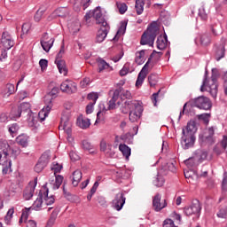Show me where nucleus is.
<instances>
[{
  "mask_svg": "<svg viewBox=\"0 0 227 227\" xmlns=\"http://www.w3.org/2000/svg\"><path fill=\"white\" fill-rule=\"evenodd\" d=\"M200 109H204L205 111H208V109L212 108V101L207 97L200 96Z\"/></svg>",
  "mask_w": 227,
  "mask_h": 227,
  "instance_id": "nucleus-26",
  "label": "nucleus"
},
{
  "mask_svg": "<svg viewBox=\"0 0 227 227\" xmlns=\"http://www.w3.org/2000/svg\"><path fill=\"white\" fill-rule=\"evenodd\" d=\"M210 114H200V121L203 123L206 127L210 123Z\"/></svg>",
  "mask_w": 227,
  "mask_h": 227,
  "instance_id": "nucleus-42",
  "label": "nucleus"
},
{
  "mask_svg": "<svg viewBox=\"0 0 227 227\" xmlns=\"http://www.w3.org/2000/svg\"><path fill=\"white\" fill-rule=\"evenodd\" d=\"M11 152L12 148L10 147V144H8V141L4 139H0V153L4 155V157L8 159Z\"/></svg>",
  "mask_w": 227,
  "mask_h": 227,
  "instance_id": "nucleus-22",
  "label": "nucleus"
},
{
  "mask_svg": "<svg viewBox=\"0 0 227 227\" xmlns=\"http://www.w3.org/2000/svg\"><path fill=\"white\" fill-rule=\"evenodd\" d=\"M160 200L161 196L159 193L153 198V208L155 212H160V210L168 207L166 200H163L161 202Z\"/></svg>",
  "mask_w": 227,
  "mask_h": 227,
  "instance_id": "nucleus-14",
  "label": "nucleus"
},
{
  "mask_svg": "<svg viewBox=\"0 0 227 227\" xmlns=\"http://www.w3.org/2000/svg\"><path fill=\"white\" fill-rule=\"evenodd\" d=\"M10 120H12L10 118V115H8V114L3 113L0 114V121L2 123H6V121H10Z\"/></svg>",
  "mask_w": 227,
  "mask_h": 227,
  "instance_id": "nucleus-60",
  "label": "nucleus"
},
{
  "mask_svg": "<svg viewBox=\"0 0 227 227\" xmlns=\"http://www.w3.org/2000/svg\"><path fill=\"white\" fill-rule=\"evenodd\" d=\"M185 178H188L190 184L193 185H198L200 184V176L198 175V171H194L190 169L188 172H184Z\"/></svg>",
  "mask_w": 227,
  "mask_h": 227,
  "instance_id": "nucleus-21",
  "label": "nucleus"
},
{
  "mask_svg": "<svg viewBox=\"0 0 227 227\" xmlns=\"http://www.w3.org/2000/svg\"><path fill=\"white\" fill-rule=\"evenodd\" d=\"M68 15H70V11L67 7L58 8L51 13L52 19H56V17L65 19V17H68Z\"/></svg>",
  "mask_w": 227,
  "mask_h": 227,
  "instance_id": "nucleus-24",
  "label": "nucleus"
},
{
  "mask_svg": "<svg viewBox=\"0 0 227 227\" xmlns=\"http://www.w3.org/2000/svg\"><path fill=\"white\" fill-rule=\"evenodd\" d=\"M87 98H88V100H92V102H90V103L97 104V100H98V94H97L95 92H91V93L88 94Z\"/></svg>",
  "mask_w": 227,
  "mask_h": 227,
  "instance_id": "nucleus-54",
  "label": "nucleus"
},
{
  "mask_svg": "<svg viewBox=\"0 0 227 227\" xmlns=\"http://www.w3.org/2000/svg\"><path fill=\"white\" fill-rule=\"evenodd\" d=\"M59 129L65 130L67 136H70L72 134V122L70 121V113L68 112L63 113L60 119V124L59 126Z\"/></svg>",
  "mask_w": 227,
  "mask_h": 227,
  "instance_id": "nucleus-8",
  "label": "nucleus"
},
{
  "mask_svg": "<svg viewBox=\"0 0 227 227\" xmlns=\"http://www.w3.org/2000/svg\"><path fill=\"white\" fill-rule=\"evenodd\" d=\"M126 200L127 199L125 198V194H123V192L117 193L115 195L114 200L112 202L114 208H115V210L120 212V210L123 208V205H125Z\"/></svg>",
  "mask_w": 227,
  "mask_h": 227,
  "instance_id": "nucleus-18",
  "label": "nucleus"
},
{
  "mask_svg": "<svg viewBox=\"0 0 227 227\" xmlns=\"http://www.w3.org/2000/svg\"><path fill=\"white\" fill-rule=\"evenodd\" d=\"M119 150L120 152H121L122 155L126 157V159H129V157H130V147H129L127 145L121 144L119 145Z\"/></svg>",
  "mask_w": 227,
  "mask_h": 227,
  "instance_id": "nucleus-38",
  "label": "nucleus"
},
{
  "mask_svg": "<svg viewBox=\"0 0 227 227\" xmlns=\"http://www.w3.org/2000/svg\"><path fill=\"white\" fill-rule=\"evenodd\" d=\"M82 148H83V150L91 152V150H93V145H91V143L88 142V140H83L82 141Z\"/></svg>",
  "mask_w": 227,
  "mask_h": 227,
  "instance_id": "nucleus-56",
  "label": "nucleus"
},
{
  "mask_svg": "<svg viewBox=\"0 0 227 227\" xmlns=\"http://www.w3.org/2000/svg\"><path fill=\"white\" fill-rule=\"evenodd\" d=\"M157 35H159V27L155 24H151L141 36V45L153 46V42H155Z\"/></svg>",
  "mask_w": 227,
  "mask_h": 227,
  "instance_id": "nucleus-4",
  "label": "nucleus"
},
{
  "mask_svg": "<svg viewBox=\"0 0 227 227\" xmlns=\"http://www.w3.org/2000/svg\"><path fill=\"white\" fill-rule=\"evenodd\" d=\"M120 95L121 99V98H130L132 97V94L129 90H124L123 87L120 86L117 88L113 94V97L111 100L108 102V110L112 111L113 109H116L120 106H121V100H120Z\"/></svg>",
  "mask_w": 227,
  "mask_h": 227,
  "instance_id": "nucleus-3",
  "label": "nucleus"
},
{
  "mask_svg": "<svg viewBox=\"0 0 227 227\" xmlns=\"http://www.w3.org/2000/svg\"><path fill=\"white\" fill-rule=\"evenodd\" d=\"M42 195L43 200V202L47 206L52 205L54 204V201H56V200L54 199V195L49 196V189H47L43 193H42Z\"/></svg>",
  "mask_w": 227,
  "mask_h": 227,
  "instance_id": "nucleus-34",
  "label": "nucleus"
},
{
  "mask_svg": "<svg viewBox=\"0 0 227 227\" xmlns=\"http://www.w3.org/2000/svg\"><path fill=\"white\" fill-rule=\"evenodd\" d=\"M52 109V103L45 104V106L38 113L40 121H44Z\"/></svg>",
  "mask_w": 227,
  "mask_h": 227,
  "instance_id": "nucleus-25",
  "label": "nucleus"
},
{
  "mask_svg": "<svg viewBox=\"0 0 227 227\" xmlns=\"http://www.w3.org/2000/svg\"><path fill=\"white\" fill-rule=\"evenodd\" d=\"M153 184L156 187H162V185H164V177L162 176L157 175V176L153 180Z\"/></svg>",
  "mask_w": 227,
  "mask_h": 227,
  "instance_id": "nucleus-44",
  "label": "nucleus"
},
{
  "mask_svg": "<svg viewBox=\"0 0 227 227\" xmlns=\"http://www.w3.org/2000/svg\"><path fill=\"white\" fill-rule=\"evenodd\" d=\"M16 142L18 145H20L23 147L27 146V136L20 135L18 137H16Z\"/></svg>",
  "mask_w": 227,
  "mask_h": 227,
  "instance_id": "nucleus-43",
  "label": "nucleus"
},
{
  "mask_svg": "<svg viewBox=\"0 0 227 227\" xmlns=\"http://www.w3.org/2000/svg\"><path fill=\"white\" fill-rule=\"evenodd\" d=\"M129 72H130V69L129 68V64H125L124 67H122V69L120 71V75H121V77L127 75V74H129Z\"/></svg>",
  "mask_w": 227,
  "mask_h": 227,
  "instance_id": "nucleus-61",
  "label": "nucleus"
},
{
  "mask_svg": "<svg viewBox=\"0 0 227 227\" xmlns=\"http://www.w3.org/2000/svg\"><path fill=\"white\" fill-rule=\"evenodd\" d=\"M49 160H51V156L49 153H44L40 157L38 162L35 166V173H42L45 168H47V164H49Z\"/></svg>",
  "mask_w": 227,
  "mask_h": 227,
  "instance_id": "nucleus-12",
  "label": "nucleus"
},
{
  "mask_svg": "<svg viewBox=\"0 0 227 227\" xmlns=\"http://www.w3.org/2000/svg\"><path fill=\"white\" fill-rule=\"evenodd\" d=\"M223 91H224V94L227 96V71L223 74Z\"/></svg>",
  "mask_w": 227,
  "mask_h": 227,
  "instance_id": "nucleus-64",
  "label": "nucleus"
},
{
  "mask_svg": "<svg viewBox=\"0 0 227 227\" xmlns=\"http://www.w3.org/2000/svg\"><path fill=\"white\" fill-rule=\"evenodd\" d=\"M64 55H65V43L61 45L60 50L57 54L55 63L59 68V74H62L63 75H67V74H68V69H67V64L65 60L61 59V58H63Z\"/></svg>",
  "mask_w": 227,
  "mask_h": 227,
  "instance_id": "nucleus-7",
  "label": "nucleus"
},
{
  "mask_svg": "<svg viewBox=\"0 0 227 227\" xmlns=\"http://www.w3.org/2000/svg\"><path fill=\"white\" fill-rule=\"evenodd\" d=\"M200 17L202 20L208 19V6H206L205 4H202V10H200Z\"/></svg>",
  "mask_w": 227,
  "mask_h": 227,
  "instance_id": "nucleus-49",
  "label": "nucleus"
},
{
  "mask_svg": "<svg viewBox=\"0 0 227 227\" xmlns=\"http://www.w3.org/2000/svg\"><path fill=\"white\" fill-rule=\"evenodd\" d=\"M63 176L61 175H58L55 176V183L53 184V189H59V187H61V184H63Z\"/></svg>",
  "mask_w": 227,
  "mask_h": 227,
  "instance_id": "nucleus-48",
  "label": "nucleus"
},
{
  "mask_svg": "<svg viewBox=\"0 0 227 227\" xmlns=\"http://www.w3.org/2000/svg\"><path fill=\"white\" fill-rule=\"evenodd\" d=\"M29 210L30 208L26 207L21 214V217L20 219V223H26L27 221V217H29Z\"/></svg>",
  "mask_w": 227,
  "mask_h": 227,
  "instance_id": "nucleus-52",
  "label": "nucleus"
},
{
  "mask_svg": "<svg viewBox=\"0 0 227 227\" xmlns=\"http://www.w3.org/2000/svg\"><path fill=\"white\" fill-rule=\"evenodd\" d=\"M60 90L63 93L72 95L77 91V84L71 80H66L60 84Z\"/></svg>",
  "mask_w": 227,
  "mask_h": 227,
  "instance_id": "nucleus-13",
  "label": "nucleus"
},
{
  "mask_svg": "<svg viewBox=\"0 0 227 227\" xmlns=\"http://www.w3.org/2000/svg\"><path fill=\"white\" fill-rule=\"evenodd\" d=\"M185 215H197V217H200V202L197 200V203H193L192 206L184 208Z\"/></svg>",
  "mask_w": 227,
  "mask_h": 227,
  "instance_id": "nucleus-23",
  "label": "nucleus"
},
{
  "mask_svg": "<svg viewBox=\"0 0 227 227\" xmlns=\"http://www.w3.org/2000/svg\"><path fill=\"white\" fill-rule=\"evenodd\" d=\"M109 25L106 26H101L100 29L98 31L96 42L98 43H102L106 40V37L107 36V33H109Z\"/></svg>",
  "mask_w": 227,
  "mask_h": 227,
  "instance_id": "nucleus-20",
  "label": "nucleus"
},
{
  "mask_svg": "<svg viewBox=\"0 0 227 227\" xmlns=\"http://www.w3.org/2000/svg\"><path fill=\"white\" fill-rule=\"evenodd\" d=\"M58 93H59V88L53 87L50 93L44 97L45 104H52V98H56Z\"/></svg>",
  "mask_w": 227,
  "mask_h": 227,
  "instance_id": "nucleus-28",
  "label": "nucleus"
},
{
  "mask_svg": "<svg viewBox=\"0 0 227 227\" xmlns=\"http://www.w3.org/2000/svg\"><path fill=\"white\" fill-rule=\"evenodd\" d=\"M149 84L152 87H154L157 85V75L155 74H150L148 76Z\"/></svg>",
  "mask_w": 227,
  "mask_h": 227,
  "instance_id": "nucleus-53",
  "label": "nucleus"
},
{
  "mask_svg": "<svg viewBox=\"0 0 227 227\" xmlns=\"http://www.w3.org/2000/svg\"><path fill=\"white\" fill-rule=\"evenodd\" d=\"M45 13V8H39L37 12L35 14L34 20L35 22H40L42 20V17H43V14Z\"/></svg>",
  "mask_w": 227,
  "mask_h": 227,
  "instance_id": "nucleus-46",
  "label": "nucleus"
},
{
  "mask_svg": "<svg viewBox=\"0 0 227 227\" xmlns=\"http://www.w3.org/2000/svg\"><path fill=\"white\" fill-rule=\"evenodd\" d=\"M121 111L123 114H127L129 111V113L130 111H139V113H143V106H141L138 101H125Z\"/></svg>",
  "mask_w": 227,
  "mask_h": 227,
  "instance_id": "nucleus-10",
  "label": "nucleus"
},
{
  "mask_svg": "<svg viewBox=\"0 0 227 227\" xmlns=\"http://www.w3.org/2000/svg\"><path fill=\"white\" fill-rule=\"evenodd\" d=\"M125 29H127V25H121L120 28L118 29L115 36L114 37V42H116L118 38H120V35H124L125 34Z\"/></svg>",
  "mask_w": 227,
  "mask_h": 227,
  "instance_id": "nucleus-50",
  "label": "nucleus"
},
{
  "mask_svg": "<svg viewBox=\"0 0 227 227\" xmlns=\"http://www.w3.org/2000/svg\"><path fill=\"white\" fill-rule=\"evenodd\" d=\"M142 113L143 112H139V110L130 111L129 112V121H131L132 123H134V121H137V120H139V118H141Z\"/></svg>",
  "mask_w": 227,
  "mask_h": 227,
  "instance_id": "nucleus-41",
  "label": "nucleus"
},
{
  "mask_svg": "<svg viewBox=\"0 0 227 227\" xmlns=\"http://www.w3.org/2000/svg\"><path fill=\"white\" fill-rule=\"evenodd\" d=\"M13 93H15V85L12 83L6 84L2 90V95L5 98L10 97V95H13Z\"/></svg>",
  "mask_w": 227,
  "mask_h": 227,
  "instance_id": "nucleus-29",
  "label": "nucleus"
},
{
  "mask_svg": "<svg viewBox=\"0 0 227 227\" xmlns=\"http://www.w3.org/2000/svg\"><path fill=\"white\" fill-rule=\"evenodd\" d=\"M1 43L6 49L7 51H10L13 45H15V41H13V38L8 33L7 31L3 32L2 38H1Z\"/></svg>",
  "mask_w": 227,
  "mask_h": 227,
  "instance_id": "nucleus-16",
  "label": "nucleus"
},
{
  "mask_svg": "<svg viewBox=\"0 0 227 227\" xmlns=\"http://www.w3.org/2000/svg\"><path fill=\"white\" fill-rule=\"evenodd\" d=\"M116 6L121 15H123L127 12V10H129V6H127V4L125 3L116 2Z\"/></svg>",
  "mask_w": 227,
  "mask_h": 227,
  "instance_id": "nucleus-45",
  "label": "nucleus"
},
{
  "mask_svg": "<svg viewBox=\"0 0 227 227\" xmlns=\"http://www.w3.org/2000/svg\"><path fill=\"white\" fill-rule=\"evenodd\" d=\"M135 8L137 15L143 14V12H145V0H136Z\"/></svg>",
  "mask_w": 227,
  "mask_h": 227,
  "instance_id": "nucleus-37",
  "label": "nucleus"
},
{
  "mask_svg": "<svg viewBox=\"0 0 227 227\" xmlns=\"http://www.w3.org/2000/svg\"><path fill=\"white\" fill-rule=\"evenodd\" d=\"M152 58H153V54H151L147 62L139 72L136 82L137 88H140V86H143V82H145V79H146V76L148 75V68H153V63L150 62L152 61Z\"/></svg>",
  "mask_w": 227,
  "mask_h": 227,
  "instance_id": "nucleus-5",
  "label": "nucleus"
},
{
  "mask_svg": "<svg viewBox=\"0 0 227 227\" xmlns=\"http://www.w3.org/2000/svg\"><path fill=\"white\" fill-rule=\"evenodd\" d=\"M216 69H212V76L211 79H207V74L208 71L206 70V74L204 76L203 83L200 87V91H208L211 93L212 97H217V74H215Z\"/></svg>",
  "mask_w": 227,
  "mask_h": 227,
  "instance_id": "nucleus-2",
  "label": "nucleus"
},
{
  "mask_svg": "<svg viewBox=\"0 0 227 227\" xmlns=\"http://www.w3.org/2000/svg\"><path fill=\"white\" fill-rule=\"evenodd\" d=\"M166 47H168V35L164 34L157 38V49L164 51Z\"/></svg>",
  "mask_w": 227,
  "mask_h": 227,
  "instance_id": "nucleus-27",
  "label": "nucleus"
},
{
  "mask_svg": "<svg viewBox=\"0 0 227 227\" xmlns=\"http://www.w3.org/2000/svg\"><path fill=\"white\" fill-rule=\"evenodd\" d=\"M92 17L96 20V24H99L101 26H106L107 21H106V18H104V14L102 13V8L100 6L96 7L92 12Z\"/></svg>",
  "mask_w": 227,
  "mask_h": 227,
  "instance_id": "nucleus-17",
  "label": "nucleus"
},
{
  "mask_svg": "<svg viewBox=\"0 0 227 227\" xmlns=\"http://www.w3.org/2000/svg\"><path fill=\"white\" fill-rule=\"evenodd\" d=\"M135 61L137 65H143L145 63V50L136 52Z\"/></svg>",
  "mask_w": 227,
  "mask_h": 227,
  "instance_id": "nucleus-39",
  "label": "nucleus"
},
{
  "mask_svg": "<svg viewBox=\"0 0 227 227\" xmlns=\"http://www.w3.org/2000/svg\"><path fill=\"white\" fill-rule=\"evenodd\" d=\"M224 43H226L225 40L222 44L219 45V47L216 50V52L215 55L216 61H221V59L224 58V52H226V49L224 48Z\"/></svg>",
  "mask_w": 227,
  "mask_h": 227,
  "instance_id": "nucleus-32",
  "label": "nucleus"
},
{
  "mask_svg": "<svg viewBox=\"0 0 227 227\" xmlns=\"http://www.w3.org/2000/svg\"><path fill=\"white\" fill-rule=\"evenodd\" d=\"M76 125H78L80 129H89L90 125H91V122L90 121V119L81 116L77 118Z\"/></svg>",
  "mask_w": 227,
  "mask_h": 227,
  "instance_id": "nucleus-31",
  "label": "nucleus"
},
{
  "mask_svg": "<svg viewBox=\"0 0 227 227\" xmlns=\"http://www.w3.org/2000/svg\"><path fill=\"white\" fill-rule=\"evenodd\" d=\"M37 184H38V177H35L34 181L29 182V184H27V186L25 188L23 192L24 200L27 201L31 200V198H33Z\"/></svg>",
  "mask_w": 227,
  "mask_h": 227,
  "instance_id": "nucleus-11",
  "label": "nucleus"
},
{
  "mask_svg": "<svg viewBox=\"0 0 227 227\" xmlns=\"http://www.w3.org/2000/svg\"><path fill=\"white\" fill-rule=\"evenodd\" d=\"M20 129V127H19V124L17 123H13L11 126H9V132L11 134V136H15V134H17V132H19V129Z\"/></svg>",
  "mask_w": 227,
  "mask_h": 227,
  "instance_id": "nucleus-51",
  "label": "nucleus"
},
{
  "mask_svg": "<svg viewBox=\"0 0 227 227\" xmlns=\"http://www.w3.org/2000/svg\"><path fill=\"white\" fill-rule=\"evenodd\" d=\"M63 192H64L65 198H67L68 201L74 202L75 201V200H78L77 196L72 195L70 192H67V190L65 189V184H63Z\"/></svg>",
  "mask_w": 227,
  "mask_h": 227,
  "instance_id": "nucleus-47",
  "label": "nucleus"
},
{
  "mask_svg": "<svg viewBox=\"0 0 227 227\" xmlns=\"http://www.w3.org/2000/svg\"><path fill=\"white\" fill-rule=\"evenodd\" d=\"M4 163H1L3 165L2 173L3 175H8L9 171H12V160H9L8 158L4 161Z\"/></svg>",
  "mask_w": 227,
  "mask_h": 227,
  "instance_id": "nucleus-36",
  "label": "nucleus"
},
{
  "mask_svg": "<svg viewBox=\"0 0 227 227\" xmlns=\"http://www.w3.org/2000/svg\"><path fill=\"white\" fill-rule=\"evenodd\" d=\"M13 214H15V208L12 207L8 210L4 219L5 221H11L12 217H13Z\"/></svg>",
  "mask_w": 227,
  "mask_h": 227,
  "instance_id": "nucleus-59",
  "label": "nucleus"
},
{
  "mask_svg": "<svg viewBox=\"0 0 227 227\" xmlns=\"http://www.w3.org/2000/svg\"><path fill=\"white\" fill-rule=\"evenodd\" d=\"M196 109H200V98L191 99L188 103H185L183 106V111L180 112L179 120L187 113H196Z\"/></svg>",
  "mask_w": 227,
  "mask_h": 227,
  "instance_id": "nucleus-6",
  "label": "nucleus"
},
{
  "mask_svg": "<svg viewBox=\"0 0 227 227\" xmlns=\"http://www.w3.org/2000/svg\"><path fill=\"white\" fill-rule=\"evenodd\" d=\"M200 43L202 45H208V43H210V36L208 35H202L200 37Z\"/></svg>",
  "mask_w": 227,
  "mask_h": 227,
  "instance_id": "nucleus-55",
  "label": "nucleus"
},
{
  "mask_svg": "<svg viewBox=\"0 0 227 227\" xmlns=\"http://www.w3.org/2000/svg\"><path fill=\"white\" fill-rule=\"evenodd\" d=\"M29 29H31V23H24L21 27L23 35H27V33H29Z\"/></svg>",
  "mask_w": 227,
  "mask_h": 227,
  "instance_id": "nucleus-57",
  "label": "nucleus"
},
{
  "mask_svg": "<svg viewBox=\"0 0 227 227\" xmlns=\"http://www.w3.org/2000/svg\"><path fill=\"white\" fill-rule=\"evenodd\" d=\"M40 42L42 48L43 49V51H45V52H49V51L52 49V45H54V38L49 36L48 33H44L43 35Z\"/></svg>",
  "mask_w": 227,
  "mask_h": 227,
  "instance_id": "nucleus-15",
  "label": "nucleus"
},
{
  "mask_svg": "<svg viewBox=\"0 0 227 227\" xmlns=\"http://www.w3.org/2000/svg\"><path fill=\"white\" fill-rule=\"evenodd\" d=\"M98 67L100 74L101 72H104V70H107V68H109V64L103 59H98Z\"/></svg>",
  "mask_w": 227,
  "mask_h": 227,
  "instance_id": "nucleus-40",
  "label": "nucleus"
},
{
  "mask_svg": "<svg viewBox=\"0 0 227 227\" xmlns=\"http://www.w3.org/2000/svg\"><path fill=\"white\" fill-rule=\"evenodd\" d=\"M227 215V207L223 209H220L217 213V217H220L221 219H224Z\"/></svg>",
  "mask_w": 227,
  "mask_h": 227,
  "instance_id": "nucleus-63",
  "label": "nucleus"
},
{
  "mask_svg": "<svg viewBox=\"0 0 227 227\" xmlns=\"http://www.w3.org/2000/svg\"><path fill=\"white\" fill-rule=\"evenodd\" d=\"M43 203V195L42 194V192H39V197L35 200L34 204L31 207L32 210H42V205Z\"/></svg>",
  "mask_w": 227,
  "mask_h": 227,
  "instance_id": "nucleus-33",
  "label": "nucleus"
},
{
  "mask_svg": "<svg viewBox=\"0 0 227 227\" xmlns=\"http://www.w3.org/2000/svg\"><path fill=\"white\" fill-rule=\"evenodd\" d=\"M13 113H17V116H20L22 113H27V114H33L31 112V105L29 103H22L20 106L12 108Z\"/></svg>",
  "mask_w": 227,
  "mask_h": 227,
  "instance_id": "nucleus-19",
  "label": "nucleus"
},
{
  "mask_svg": "<svg viewBox=\"0 0 227 227\" xmlns=\"http://www.w3.org/2000/svg\"><path fill=\"white\" fill-rule=\"evenodd\" d=\"M214 134H215V131L214 130V127L206 129L200 137L201 144L208 145H214V143H215V138L214 137Z\"/></svg>",
  "mask_w": 227,
  "mask_h": 227,
  "instance_id": "nucleus-9",
  "label": "nucleus"
},
{
  "mask_svg": "<svg viewBox=\"0 0 227 227\" xmlns=\"http://www.w3.org/2000/svg\"><path fill=\"white\" fill-rule=\"evenodd\" d=\"M81 180H82V172L79 169L73 172L72 185L77 187Z\"/></svg>",
  "mask_w": 227,
  "mask_h": 227,
  "instance_id": "nucleus-30",
  "label": "nucleus"
},
{
  "mask_svg": "<svg viewBox=\"0 0 227 227\" xmlns=\"http://www.w3.org/2000/svg\"><path fill=\"white\" fill-rule=\"evenodd\" d=\"M91 17H93V12H87L84 16V20H85V23L90 25L91 24Z\"/></svg>",
  "mask_w": 227,
  "mask_h": 227,
  "instance_id": "nucleus-62",
  "label": "nucleus"
},
{
  "mask_svg": "<svg viewBox=\"0 0 227 227\" xmlns=\"http://www.w3.org/2000/svg\"><path fill=\"white\" fill-rule=\"evenodd\" d=\"M39 65L41 67V70L43 72V70H46L47 69V67L49 65V61L45 59H42L40 61H39Z\"/></svg>",
  "mask_w": 227,
  "mask_h": 227,
  "instance_id": "nucleus-58",
  "label": "nucleus"
},
{
  "mask_svg": "<svg viewBox=\"0 0 227 227\" xmlns=\"http://www.w3.org/2000/svg\"><path fill=\"white\" fill-rule=\"evenodd\" d=\"M198 132V126H196V121H190L186 128L182 130V146L184 150H189L194 146L196 137L194 134Z\"/></svg>",
  "mask_w": 227,
  "mask_h": 227,
  "instance_id": "nucleus-1",
  "label": "nucleus"
},
{
  "mask_svg": "<svg viewBox=\"0 0 227 227\" xmlns=\"http://www.w3.org/2000/svg\"><path fill=\"white\" fill-rule=\"evenodd\" d=\"M199 162H200V157H198V156L191 157L188 160H184V164L188 168H196L198 166Z\"/></svg>",
  "mask_w": 227,
  "mask_h": 227,
  "instance_id": "nucleus-35",
  "label": "nucleus"
}]
</instances>
